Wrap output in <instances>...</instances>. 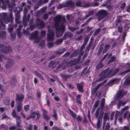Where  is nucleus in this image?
<instances>
[{
    "instance_id": "4",
    "label": "nucleus",
    "mask_w": 130,
    "mask_h": 130,
    "mask_svg": "<svg viewBox=\"0 0 130 130\" xmlns=\"http://www.w3.org/2000/svg\"><path fill=\"white\" fill-rule=\"evenodd\" d=\"M76 63H75L74 61H70L69 62H63V63L59 64L58 67L60 68L62 67V68L63 70L66 69L68 66H70L71 65H75Z\"/></svg>"
},
{
    "instance_id": "49",
    "label": "nucleus",
    "mask_w": 130,
    "mask_h": 130,
    "mask_svg": "<svg viewBox=\"0 0 130 130\" xmlns=\"http://www.w3.org/2000/svg\"><path fill=\"white\" fill-rule=\"evenodd\" d=\"M130 71V69H129L121 73H120V74H124L125 73H127L128 72H129Z\"/></svg>"
},
{
    "instance_id": "26",
    "label": "nucleus",
    "mask_w": 130,
    "mask_h": 130,
    "mask_svg": "<svg viewBox=\"0 0 130 130\" xmlns=\"http://www.w3.org/2000/svg\"><path fill=\"white\" fill-rule=\"evenodd\" d=\"M105 100L103 98L102 99L101 102L100 103L101 106L102 108L103 107L105 103Z\"/></svg>"
},
{
    "instance_id": "47",
    "label": "nucleus",
    "mask_w": 130,
    "mask_h": 130,
    "mask_svg": "<svg viewBox=\"0 0 130 130\" xmlns=\"http://www.w3.org/2000/svg\"><path fill=\"white\" fill-rule=\"evenodd\" d=\"M114 114V112H113L111 113L110 115V119L112 120L113 119V116Z\"/></svg>"
},
{
    "instance_id": "38",
    "label": "nucleus",
    "mask_w": 130,
    "mask_h": 130,
    "mask_svg": "<svg viewBox=\"0 0 130 130\" xmlns=\"http://www.w3.org/2000/svg\"><path fill=\"white\" fill-rule=\"evenodd\" d=\"M29 106L28 105L25 106L24 107V109L25 111H27L29 109Z\"/></svg>"
},
{
    "instance_id": "13",
    "label": "nucleus",
    "mask_w": 130,
    "mask_h": 130,
    "mask_svg": "<svg viewBox=\"0 0 130 130\" xmlns=\"http://www.w3.org/2000/svg\"><path fill=\"white\" fill-rule=\"evenodd\" d=\"M11 115L14 118H16L17 119H19L20 117L18 116L16 114V112L15 110H13L12 112L11 113Z\"/></svg>"
},
{
    "instance_id": "9",
    "label": "nucleus",
    "mask_w": 130,
    "mask_h": 130,
    "mask_svg": "<svg viewBox=\"0 0 130 130\" xmlns=\"http://www.w3.org/2000/svg\"><path fill=\"white\" fill-rule=\"evenodd\" d=\"M120 80L119 79L116 78L112 79L110 80L108 83V85L111 86L115 84H118L120 81Z\"/></svg>"
},
{
    "instance_id": "2",
    "label": "nucleus",
    "mask_w": 130,
    "mask_h": 130,
    "mask_svg": "<svg viewBox=\"0 0 130 130\" xmlns=\"http://www.w3.org/2000/svg\"><path fill=\"white\" fill-rule=\"evenodd\" d=\"M108 69L105 70L102 72L100 74V75L101 76L99 80V81H101L105 77H110L114 75L119 71V69L117 68L114 71L113 73H112L113 69H112L110 70L109 72H108Z\"/></svg>"
},
{
    "instance_id": "7",
    "label": "nucleus",
    "mask_w": 130,
    "mask_h": 130,
    "mask_svg": "<svg viewBox=\"0 0 130 130\" xmlns=\"http://www.w3.org/2000/svg\"><path fill=\"white\" fill-rule=\"evenodd\" d=\"M128 100L127 99L123 98L120 101H119L117 105L118 108H120L121 106H124Z\"/></svg>"
},
{
    "instance_id": "25",
    "label": "nucleus",
    "mask_w": 130,
    "mask_h": 130,
    "mask_svg": "<svg viewBox=\"0 0 130 130\" xmlns=\"http://www.w3.org/2000/svg\"><path fill=\"white\" fill-rule=\"evenodd\" d=\"M1 2H2L3 4L7 5L8 4L9 1L8 0H0Z\"/></svg>"
},
{
    "instance_id": "14",
    "label": "nucleus",
    "mask_w": 130,
    "mask_h": 130,
    "mask_svg": "<svg viewBox=\"0 0 130 130\" xmlns=\"http://www.w3.org/2000/svg\"><path fill=\"white\" fill-rule=\"evenodd\" d=\"M24 98V95H21L19 96H17V98L16 100L18 101L19 102H20L23 100Z\"/></svg>"
},
{
    "instance_id": "43",
    "label": "nucleus",
    "mask_w": 130,
    "mask_h": 130,
    "mask_svg": "<svg viewBox=\"0 0 130 130\" xmlns=\"http://www.w3.org/2000/svg\"><path fill=\"white\" fill-rule=\"evenodd\" d=\"M69 29L72 31H73L76 29L75 27H69Z\"/></svg>"
},
{
    "instance_id": "42",
    "label": "nucleus",
    "mask_w": 130,
    "mask_h": 130,
    "mask_svg": "<svg viewBox=\"0 0 130 130\" xmlns=\"http://www.w3.org/2000/svg\"><path fill=\"white\" fill-rule=\"evenodd\" d=\"M32 126L31 124L29 125L28 127L27 128V130H32Z\"/></svg>"
},
{
    "instance_id": "58",
    "label": "nucleus",
    "mask_w": 130,
    "mask_h": 130,
    "mask_svg": "<svg viewBox=\"0 0 130 130\" xmlns=\"http://www.w3.org/2000/svg\"><path fill=\"white\" fill-rule=\"evenodd\" d=\"M8 31L9 32H10L12 31L13 30V28L12 27H9L8 28Z\"/></svg>"
},
{
    "instance_id": "3",
    "label": "nucleus",
    "mask_w": 130,
    "mask_h": 130,
    "mask_svg": "<svg viewBox=\"0 0 130 130\" xmlns=\"http://www.w3.org/2000/svg\"><path fill=\"white\" fill-rule=\"evenodd\" d=\"M54 33L53 30L51 29H49L48 31L47 34V41L48 46L50 48L52 47L53 45V43L51 42L54 39Z\"/></svg>"
},
{
    "instance_id": "51",
    "label": "nucleus",
    "mask_w": 130,
    "mask_h": 130,
    "mask_svg": "<svg viewBox=\"0 0 130 130\" xmlns=\"http://www.w3.org/2000/svg\"><path fill=\"white\" fill-rule=\"evenodd\" d=\"M52 128L54 130H61L56 126H54L52 127Z\"/></svg>"
},
{
    "instance_id": "46",
    "label": "nucleus",
    "mask_w": 130,
    "mask_h": 130,
    "mask_svg": "<svg viewBox=\"0 0 130 130\" xmlns=\"http://www.w3.org/2000/svg\"><path fill=\"white\" fill-rule=\"evenodd\" d=\"M94 13V11L93 10H92L89 12L88 15L89 16L90 15Z\"/></svg>"
},
{
    "instance_id": "11",
    "label": "nucleus",
    "mask_w": 130,
    "mask_h": 130,
    "mask_svg": "<svg viewBox=\"0 0 130 130\" xmlns=\"http://www.w3.org/2000/svg\"><path fill=\"white\" fill-rule=\"evenodd\" d=\"M3 16L4 18V21L5 23H7L9 22V19L6 17L7 14L5 13H2Z\"/></svg>"
},
{
    "instance_id": "37",
    "label": "nucleus",
    "mask_w": 130,
    "mask_h": 130,
    "mask_svg": "<svg viewBox=\"0 0 130 130\" xmlns=\"http://www.w3.org/2000/svg\"><path fill=\"white\" fill-rule=\"evenodd\" d=\"M103 66V65L101 63H100L97 66V68L99 69L101 67H102Z\"/></svg>"
},
{
    "instance_id": "20",
    "label": "nucleus",
    "mask_w": 130,
    "mask_h": 130,
    "mask_svg": "<svg viewBox=\"0 0 130 130\" xmlns=\"http://www.w3.org/2000/svg\"><path fill=\"white\" fill-rule=\"evenodd\" d=\"M119 114V112L118 111H116V113L115 114V124H116L118 116V115Z\"/></svg>"
},
{
    "instance_id": "15",
    "label": "nucleus",
    "mask_w": 130,
    "mask_h": 130,
    "mask_svg": "<svg viewBox=\"0 0 130 130\" xmlns=\"http://www.w3.org/2000/svg\"><path fill=\"white\" fill-rule=\"evenodd\" d=\"M126 93L123 91H120L118 93V98L119 99H122L123 95L124 94Z\"/></svg>"
},
{
    "instance_id": "45",
    "label": "nucleus",
    "mask_w": 130,
    "mask_h": 130,
    "mask_svg": "<svg viewBox=\"0 0 130 130\" xmlns=\"http://www.w3.org/2000/svg\"><path fill=\"white\" fill-rule=\"evenodd\" d=\"M48 14L46 13L44 14L43 16V18L45 19H47L48 17Z\"/></svg>"
},
{
    "instance_id": "18",
    "label": "nucleus",
    "mask_w": 130,
    "mask_h": 130,
    "mask_svg": "<svg viewBox=\"0 0 130 130\" xmlns=\"http://www.w3.org/2000/svg\"><path fill=\"white\" fill-rule=\"evenodd\" d=\"M35 74L38 77L41 79L42 80H43L44 79V78L43 76L41 75L40 74L38 73L35 72Z\"/></svg>"
},
{
    "instance_id": "32",
    "label": "nucleus",
    "mask_w": 130,
    "mask_h": 130,
    "mask_svg": "<svg viewBox=\"0 0 130 130\" xmlns=\"http://www.w3.org/2000/svg\"><path fill=\"white\" fill-rule=\"evenodd\" d=\"M70 114L74 118H75L76 116V114L71 110H70Z\"/></svg>"
},
{
    "instance_id": "30",
    "label": "nucleus",
    "mask_w": 130,
    "mask_h": 130,
    "mask_svg": "<svg viewBox=\"0 0 130 130\" xmlns=\"http://www.w3.org/2000/svg\"><path fill=\"white\" fill-rule=\"evenodd\" d=\"M128 107H129L128 106H125V107H124L122 109L121 111V113H122L125 110L127 109L128 108Z\"/></svg>"
},
{
    "instance_id": "40",
    "label": "nucleus",
    "mask_w": 130,
    "mask_h": 130,
    "mask_svg": "<svg viewBox=\"0 0 130 130\" xmlns=\"http://www.w3.org/2000/svg\"><path fill=\"white\" fill-rule=\"evenodd\" d=\"M35 113H32L31 114L30 116V117L32 118H35L36 117Z\"/></svg>"
},
{
    "instance_id": "23",
    "label": "nucleus",
    "mask_w": 130,
    "mask_h": 130,
    "mask_svg": "<svg viewBox=\"0 0 130 130\" xmlns=\"http://www.w3.org/2000/svg\"><path fill=\"white\" fill-rule=\"evenodd\" d=\"M22 108V105L21 104H19L17 107V111L18 112H19Z\"/></svg>"
},
{
    "instance_id": "6",
    "label": "nucleus",
    "mask_w": 130,
    "mask_h": 130,
    "mask_svg": "<svg viewBox=\"0 0 130 130\" xmlns=\"http://www.w3.org/2000/svg\"><path fill=\"white\" fill-rule=\"evenodd\" d=\"M38 32L37 31H35V32L30 35V39H33L35 40L34 42L37 43L38 42L39 39L38 37Z\"/></svg>"
},
{
    "instance_id": "10",
    "label": "nucleus",
    "mask_w": 130,
    "mask_h": 130,
    "mask_svg": "<svg viewBox=\"0 0 130 130\" xmlns=\"http://www.w3.org/2000/svg\"><path fill=\"white\" fill-rule=\"evenodd\" d=\"M108 119L109 117H108V113H105L104 117L103 122V129L104 128L106 120H108Z\"/></svg>"
},
{
    "instance_id": "21",
    "label": "nucleus",
    "mask_w": 130,
    "mask_h": 130,
    "mask_svg": "<svg viewBox=\"0 0 130 130\" xmlns=\"http://www.w3.org/2000/svg\"><path fill=\"white\" fill-rule=\"evenodd\" d=\"M53 112L54 115L52 116V117H54L55 120H57V115L56 113V110L55 109H53Z\"/></svg>"
},
{
    "instance_id": "39",
    "label": "nucleus",
    "mask_w": 130,
    "mask_h": 130,
    "mask_svg": "<svg viewBox=\"0 0 130 130\" xmlns=\"http://www.w3.org/2000/svg\"><path fill=\"white\" fill-rule=\"evenodd\" d=\"M115 58L114 57H112L111 58V60L108 61V64H109V63L112 62L113 61H114L115 60Z\"/></svg>"
},
{
    "instance_id": "41",
    "label": "nucleus",
    "mask_w": 130,
    "mask_h": 130,
    "mask_svg": "<svg viewBox=\"0 0 130 130\" xmlns=\"http://www.w3.org/2000/svg\"><path fill=\"white\" fill-rule=\"evenodd\" d=\"M47 8L46 7H44L43 8H42L41 9V12L43 13L46 10Z\"/></svg>"
},
{
    "instance_id": "31",
    "label": "nucleus",
    "mask_w": 130,
    "mask_h": 130,
    "mask_svg": "<svg viewBox=\"0 0 130 130\" xmlns=\"http://www.w3.org/2000/svg\"><path fill=\"white\" fill-rule=\"evenodd\" d=\"M110 127V125L109 123H107L106 125V127L105 129L104 130H108Z\"/></svg>"
},
{
    "instance_id": "5",
    "label": "nucleus",
    "mask_w": 130,
    "mask_h": 130,
    "mask_svg": "<svg viewBox=\"0 0 130 130\" xmlns=\"http://www.w3.org/2000/svg\"><path fill=\"white\" fill-rule=\"evenodd\" d=\"M107 15V12L106 11L102 10L98 11V19L100 21L103 19Z\"/></svg>"
},
{
    "instance_id": "36",
    "label": "nucleus",
    "mask_w": 130,
    "mask_h": 130,
    "mask_svg": "<svg viewBox=\"0 0 130 130\" xmlns=\"http://www.w3.org/2000/svg\"><path fill=\"white\" fill-rule=\"evenodd\" d=\"M45 45V42L44 40H41L40 43V45L41 46H44Z\"/></svg>"
},
{
    "instance_id": "22",
    "label": "nucleus",
    "mask_w": 130,
    "mask_h": 130,
    "mask_svg": "<svg viewBox=\"0 0 130 130\" xmlns=\"http://www.w3.org/2000/svg\"><path fill=\"white\" fill-rule=\"evenodd\" d=\"M9 49H10V47H7L6 48H4L3 50H2L3 52L4 53H6L7 52H8L9 51Z\"/></svg>"
},
{
    "instance_id": "1",
    "label": "nucleus",
    "mask_w": 130,
    "mask_h": 130,
    "mask_svg": "<svg viewBox=\"0 0 130 130\" xmlns=\"http://www.w3.org/2000/svg\"><path fill=\"white\" fill-rule=\"evenodd\" d=\"M55 27L56 29V36L59 37L63 35L64 31L65 18L60 15H57L55 18Z\"/></svg>"
},
{
    "instance_id": "63",
    "label": "nucleus",
    "mask_w": 130,
    "mask_h": 130,
    "mask_svg": "<svg viewBox=\"0 0 130 130\" xmlns=\"http://www.w3.org/2000/svg\"><path fill=\"white\" fill-rule=\"evenodd\" d=\"M42 111L43 112V115H46V113H47L46 111L44 109H42Z\"/></svg>"
},
{
    "instance_id": "52",
    "label": "nucleus",
    "mask_w": 130,
    "mask_h": 130,
    "mask_svg": "<svg viewBox=\"0 0 130 130\" xmlns=\"http://www.w3.org/2000/svg\"><path fill=\"white\" fill-rule=\"evenodd\" d=\"M100 29H98L96 30L95 31V32L94 34L95 35H97L98 33H99V32H100Z\"/></svg>"
},
{
    "instance_id": "16",
    "label": "nucleus",
    "mask_w": 130,
    "mask_h": 130,
    "mask_svg": "<svg viewBox=\"0 0 130 130\" xmlns=\"http://www.w3.org/2000/svg\"><path fill=\"white\" fill-rule=\"evenodd\" d=\"M102 120H100V119H98L97 124V128L98 129H99L100 128L102 125Z\"/></svg>"
},
{
    "instance_id": "29",
    "label": "nucleus",
    "mask_w": 130,
    "mask_h": 130,
    "mask_svg": "<svg viewBox=\"0 0 130 130\" xmlns=\"http://www.w3.org/2000/svg\"><path fill=\"white\" fill-rule=\"evenodd\" d=\"M27 8L25 7L24 9V15L23 17V20L24 21H26L25 19V16L26 15V13H27Z\"/></svg>"
},
{
    "instance_id": "24",
    "label": "nucleus",
    "mask_w": 130,
    "mask_h": 130,
    "mask_svg": "<svg viewBox=\"0 0 130 130\" xmlns=\"http://www.w3.org/2000/svg\"><path fill=\"white\" fill-rule=\"evenodd\" d=\"M16 17L15 18V20L17 23H19V20L20 18V16L19 14H16Z\"/></svg>"
},
{
    "instance_id": "12",
    "label": "nucleus",
    "mask_w": 130,
    "mask_h": 130,
    "mask_svg": "<svg viewBox=\"0 0 130 130\" xmlns=\"http://www.w3.org/2000/svg\"><path fill=\"white\" fill-rule=\"evenodd\" d=\"M130 84V75H128L126 76V79L125 81V85H127Z\"/></svg>"
},
{
    "instance_id": "60",
    "label": "nucleus",
    "mask_w": 130,
    "mask_h": 130,
    "mask_svg": "<svg viewBox=\"0 0 130 130\" xmlns=\"http://www.w3.org/2000/svg\"><path fill=\"white\" fill-rule=\"evenodd\" d=\"M118 31L120 32H121L122 31V27L121 26H119L118 29Z\"/></svg>"
},
{
    "instance_id": "62",
    "label": "nucleus",
    "mask_w": 130,
    "mask_h": 130,
    "mask_svg": "<svg viewBox=\"0 0 130 130\" xmlns=\"http://www.w3.org/2000/svg\"><path fill=\"white\" fill-rule=\"evenodd\" d=\"M88 41V39L87 38H85L84 40V42L83 43L84 44L86 45Z\"/></svg>"
},
{
    "instance_id": "19",
    "label": "nucleus",
    "mask_w": 130,
    "mask_h": 130,
    "mask_svg": "<svg viewBox=\"0 0 130 130\" xmlns=\"http://www.w3.org/2000/svg\"><path fill=\"white\" fill-rule=\"evenodd\" d=\"M77 87L78 90L81 92L82 91L83 89V86L82 84H77Z\"/></svg>"
},
{
    "instance_id": "35",
    "label": "nucleus",
    "mask_w": 130,
    "mask_h": 130,
    "mask_svg": "<svg viewBox=\"0 0 130 130\" xmlns=\"http://www.w3.org/2000/svg\"><path fill=\"white\" fill-rule=\"evenodd\" d=\"M76 3L77 6H80L81 5V2L79 0H77L76 1Z\"/></svg>"
},
{
    "instance_id": "27",
    "label": "nucleus",
    "mask_w": 130,
    "mask_h": 130,
    "mask_svg": "<svg viewBox=\"0 0 130 130\" xmlns=\"http://www.w3.org/2000/svg\"><path fill=\"white\" fill-rule=\"evenodd\" d=\"M99 101H96L93 107H94V109H95L96 108L98 107V105L99 103Z\"/></svg>"
},
{
    "instance_id": "33",
    "label": "nucleus",
    "mask_w": 130,
    "mask_h": 130,
    "mask_svg": "<svg viewBox=\"0 0 130 130\" xmlns=\"http://www.w3.org/2000/svg\"><path fill=\"white\" fill-rule=\"evenodd\" d=\"M17 120V125L18 127H20V123L21 122L20 121V118L19 119H16Z\"/></svg>"
},
{
    "instance_id": "17",
    "label": "nucleus",
    "mask_w": 130,
    "mask_h": 130,
    "mask_svg": "<svg viewBox=\"0 0 130 130\" xmlns=\"http://www.w3.org/2000/svg\"><path fill=\"white\" fill-rule=\"evenodd\" d=\"M110 45H105L104 49L103 51V54L105 53L107 50L110 48Z\"/></svg>"
},
{
    "instance_id": "8",
    "label": "nucleus",
    "mask_w": 130,
    "mask_h": 130,
    "mask_svg": "<svg viewBox=\"0 0 130 130\" xmlns=\"http://www.w3.org/2000/svg\"><path fill=\"white\" fill-rule=\"evenodd\" d=\"M36 23L37 25L38 26L40 27L41 28H42L44 26V22L38 18L37 19Z\"/></svg>"
},
{
    "instance_id": "50",
    "label": "nucleus",
    "mask_w": 130,
    "mask_h": 130,
    "mask_svg": "<svg viewBox=\"0 0 130 130\" xmlns=\"http://www.w3.org/2000/svg\"><path fill=\"white\" fill-rule=\"evenodd\" d=\"M102 84L101 83L99 84L95 88V91H96L99 88V87L102 85Z\"/></svg>"
},
{
    "instance_id": "28",
    "label": "nucleus",
    "mask_w": 130,
    "mask_h": 130,
    "mask_svg": "<svg viewBox=\"0 0 130 130\" xmlns=\"http://www.w3.org/2000/svg\"><path fill=\"white\" fill-rule=\"evenodd\" d=\"M62 42V40L61 39H58L56 42L55 43L57 45H59Z\"/></svg>"
},
{
    "instance_id": "44",
    "label": "nucleus",
    "mask_w": 130,
    "mask_h": 130,
    "mask_svg": "<svg viewBox=\"0 0 130 130\" xmlns=\"http://www.w3.org/2000/svg\"><path fill=\"white\" fill-rule=\"evenodd\" d=\"M125 5H126L125 3H124L121 4L120 6V7L121 9H123L125 7Z\"/></svg>"
},
{
    "instance_id": "53",
    "label": "nucleus",
    "mask_w": 130,
    "mask_h": 130,
    "mask_svg": "<svg viewBox=\"0 0 130 130\" xmlns=\"http://www.w3.org/2000/svg\"><path fill=\"white\" fill-rule=\"evenodd\" d=\"M81 97V96L80 95H77V97H76V98H77V101H78V102L79 103H80V101H79L78 100Z\"/></svg>"
},
{
    "instance_id": "59",
    "label": "nucleus",
    "mask_w": 130,
    "mask_h": 130,
    "mask_svg": "<svg viewBox=\"0 0 130 130\" xmlns=\"http://www.w3.org/2000/svg\"><path fill=\"white\" fill-rule=\"evenodd\" d=\"M41 33L42 36H44L46 34V31H41Z\"/></svg>"
},
{
    "instance_id": "57",
    "label": "nucleus",
    "mask_w": 130,
    "mask_h": 130,
    "mask_svg": "<svg viewBox=\"0 0 130 130\" xmlns=\"http://www.w3.org/2000/svg\"><path fill=\"white\" fill-rule=\"evenodd\" d=\"M3 5L2 6V8L3 9L6 10V5L3 4Z\"/></svg>"
},
{
    "instance_id": "34",
    "label": "nucleus",
    "mask_w": 130,
    "mask_h": 130,
    "mask_svg": "<svg viewBox=\"0 0 130 130\" xmlns=\"http://www.w3.org/2000/svg\"><path fill=\"white\" fill-rule=\"evenodd\" d=\"M100 110V109L98 108L96 110V112L95 114V115L96 116V118H98Z\"/></svg>"
},
{
    "instance_id": "48",
    "label": "nucleus",
    "mask_w": 130,
    "mask_h": 130,
    "mask_svg": "<svg viewBox=\"0 0 130 130\" xmlns=\"http://www.w3.org/2000/svg\"><path fill=\"white\" fill-rule=\"evenodd\" d=\"M43 117L46 120H49L50 119L49 117L47 116L46 115H44Z\"/></svg>"
},
{
    "instance_id": "55",
    "label": "nucleus",
    "mask_w": 130,
    "mask_h": 130,
    "mask_svg": "<svg viewBox=\"0 0 130 130\" xmlns=\"http://www.w3.org/2000/svg\"><path fill=\"white\" fill-rule=\"evenodd\" d=\"M35 115H36L37 116V119H39L40 117V114L39 113H35Z\"/></svg>"
},
{
    "instance_id": "64",
    "label": "nucleus",
    "mask_w": 130,
    "mask_h": 130,
    "mask_svg": "<svg viewBox=\"0 0 130 130\" xmlns=\"http://www.w3.org/2000/svg\"><path fill=\"white\" fill-rule=\"evenodd\" d=\"M14 101H13L11 103V106L12 107H13L14 106Z\"/></svg>"
},
{
    "instance_id": "54",
    "label": "nucleus",
    "mask_w": 130,
    "mask_h": 130,
    "mask_svg": "<svg viewBox=\"0 0 130 130\" xmlns=\"http://www.w3.org/2000/svg\"><path fill=\"white\" fill-rule=\"evenodd\" d=\"M129 127L128 126H125L124 127L123 130H129Z\"/></svg>"
},
{
    "instance_id": "61",
    "label": "nucleus",
    "mask_w": 130,
    "mask_h": 130,
    "mask_svg": "<svg viewBox=\"0 0 130 130\" xmlns=\"http://www.w3.org/2000/svg\"><path fill=\"white\" fill-rule=\"evenodd\" d=\"M118 121L121 123L122 121V118L121 117H119L118 119Z\"/></svg>"
},
{
    "instance_id": "56",
    "label": "nucleus",
    "mask_w": 130,
    "mask_h": 130,
    "mask_svg": "<svg viewBox=\"0 0 130 130\" xmlns=\"http://www.w3.org/2000/svg\"><path fill=\"white\" fill-rule=\"evenodd\" d=\"M126 11L128 12H130V5H128L126 8Z\"/></svg>"
}]
</instances>
